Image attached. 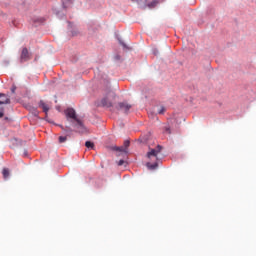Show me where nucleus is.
I'll use <instances>...</instances> for the list:
<instances>
[{
  "mask_svg": "<svg viewBox=\"0 0 256 256\" xmlns=\"http://www.w3.org/2000/svg\"><path fill=\"white\" fill-rule=\"evenodd\" d=\"M65 115L68 119H73L76 122V127L80 133H83L85 131V126H83V122L77 118V113L75 112V109L68 108L65 111Z\"/></svg>",
  "mask_w": 256,
  "mask_h": 256,
  "instance_id": "1",
  "label": "nucleus"
},
{
  "mask_svg": "<svg viewBox=\"0 0 256 256\" xmlns=\"http://www.w3.org/2000/svg\"><path fill=\"white\" fill-rule=\"evenodd\" d=\"M115 97H116L115 92L109 91L106 97H104L101 100V105L103 107H113V101H115Z\"/></svg>",
  "mask_w": 256,
  "mask_h": 256,
  "instance_id": "2",
  "label": "nucleus"
},
{
  "mask_svg": "<svg viewBox=\"0 0 256 256\" xmlns=\"http://www.w3.org/2000/svg\"><path fill=\"white\" fill-rule=\"evenodd\" d=\"M161 151H163V146L161 145H157L156 148L150 149L147 153L148 159H150V161H153V159L159 161V153H161Z\"/></svg>",
  "mask_w": 256,
  "mask_h": 256,
  "instance_id": "3",
  "label": "nucleus"
},
{
  "mask_svg": "<svg viewBox=\"0 0 256 256\" xmlns=\"http://www.w3.org/2000/svg\"><path fill=\"white\" fill-rule=\"evenodd\" d=\"M31 59V56L29 55V50L27 48H23L20 56L21 63L25 61H29Z\"/></svg>",
  "mask_w": 256,
  "mask_h": 256,
  "instance_id": "4",
  "label": "nucleus"
},
{
  "mask_svg": "<svg viewBox=\"0 0 256 256\" xmlns=\"http://www.w3.org/2000/svg\"><path fill=\"white\" fill-rule=\"evenodd\" d=\"M131 104L127 103V102H120L118 103V109L120 111H124V113H129V109H131Z\"/></svg>",
  "mask_w": 256,
  "mask_h": 256,
  "instance_id": "5",
  "label": "nucleus"
},
{
  "mask_svg": "<svg viewBox=\"0 0 256 256\" xmlns=\"http://www.w3.org/2000/svg\"><path fill=\"white\" fill-rule=\"evenodd\" d=\"M11 99L6 94L0 93V105H9Z\"/></svg>",
  "mask_w": 256,
  "mask_h": 256,
  "instance_id": "6",
  "label": "nucleus"
},
{
  "mask_svg": "<svg viewBox=\"0 0 256 256\" xmlns=\"http://www.w3.org/2000/svg\"><path fill=\"white\" fill-rule=\"evenodd\" d=\"M38 105L40 109L44 111L45 115L49 113V109H50L49 105H47V103H45L43 100H41Z\"/></svg>",
  "mask_w": 256,
  "mask_h": 256,
  "instance_id": "7",
  "label": "nucleus"
},
{
  "mask_svg": "<svg viewBox=\"0 0 256 256\" xmlns=\"http://www.w3.org/2000/svg\"><path fill=\"white\" fill-rule=\"evenodd\" d=\"M146 6L149 7V9H153L159 5V0H152L151 2L149 0H145Z\"/></svg>",
  "mask_w": 256,
  "mask_h": 256,
  "instance_id": "8",
  "label": "nucleus"
},
{
  "mask_svg": "<svg viewBox=\"0 0 256 256\" xmlns=\"http://www.w3.org/2000/svg\"><path fill=\"white\" fill-rule=\"evenodd\" d=\"M146 166L148 167V169H151V170L157 169V167H159V162H155L154 164L148 162V163L146 164Z\"/></svg>",
  "mask_w": 256,
  "mask_h": 256,
  "instance_id": "9",
  "label": "nucleus"
},
{
  "mask_svg": "<svg viewBox=\"0 0 256 256\" xmlns=\"http://www.w3.org/2000/svg\"><path fill=\"white\" fill-rule=\"evenodd\" d=\"M85 147H87V149H95V144L91 141H86Z\"/></svg>",
  "mask_w": 256,
  "mask_h": 256,
  "instance_id": "10",
  "label": "nucleus"
},
{
  "mask_svg": "<svg viewBox=\"0 0 256 256\" xmlns=\"http://www.w3.org/2000/svg\"><path fill=\"white\" fill-rule=\"evenodd\" d=\"M2 175H3L4 179H7L9 177V170L7 168H4L2 170Z\"/></svg>",
  "mask_w": 256,
  "mask_h": 256,
  "instance_id": "11",
  "label": "nucleus"
},
{
  "mask_svg": "<svg viewBox=\"0 0 256 256\" xmlns=\"http://www.w3.org/2000/svg\"><path fill=\"white\" fill-rule=\"evenodd\" d=\"M116 151H120L121 153H127V149L125 148V146L117 147Z\"/></svg>",
  "mask_w": 256,
  "mask_h": 256,
  "instance_id": "12",
  "label": "nucleus"
},
{
  "mask_svg": "<svg viewBox=\"0 0 256 256\" xmlns=\"http://www.w3.org/2000/svg\"><path fill=\"white\" fill-rule=\"evenodd\" d=\"M130 144H131V142L129 140L124 141L123 147H124V149H126V151Z\"/></svg>",
  "mask_w": 256,
  "mask_h": 256,
  "instance_id": "13",
  "label": "nucleus"
},
{
  "mask_svg": "<svg viewBox=\"0 0 256 256\" xmlns=\"http://www.w3.org/2000/svg\"><path fill=\"white\" fill-rule=\"evenodd\" d=\"M164 130H165V133H167L168 135H171V127L165 126Z\"/></svg>",
  "mask_w": 256,
  "mask_h": 256,
  "instance_id": "14",
  "label": "nucleus"
},
{
  "mask_svg": "<svg viewBox=\"0 0 256 256\" xmlns=\"http://www.w3.org/2000/svg\"><path fill=\"white\" fill-rule=\"evenodd\" d=\"M65 141H67V137L66 136H60L59 137V143H65Z\"/></svg>",
  "mask_w": 256,
  "mask_h": 256,
  "instance_id": "15",
  "label": "nucleus"
},
{
  "mask_svg": "<svg viewBox=\"0 0 256 256\" xmlns=\"http://www.w3.org/2000/svg\"><path fill=\"white\" fill-rule=\"evenodd\" d=\"M119 43H120V45H122V47H124V49H129L127 44H125V42H123L122 40H119Z\"/></svg>",
  "mask_w": 256,
  "mask_h": 256,
  "instance_id": "16",
  "label": "nucleus"
},
{
  "mask_svg": "<svg viewBox=\"0 0 256 256\" xmlns=\"http://www.w3.org/2000/svg\"><path fill=\"white\" fill-rule=\"evenodd\" d=\"M159 115H163L165 113V107H161V109L158 111Z\"/></svg>",
  "mask_w": 256,
  "mask_h": 256,
  "instance_id": "17",
  "label": "nucleus"
},
{
  "mask_svg": "<svg viewBox=\"0 0 256 256\" xmlns=\"http://www.w3.org/2000/svg\"><path fill=\"white\" fill-rule=\"evenodd\" d=\"M34 117H39V111L37 109L34 110L33 112Z\"/></svg>",
  "mask_w": 256,
  "mask_h": 256,
  "instance_id": "18",
  "label": "nucleus"
},
{
  "mask_svg": "<svg viewBox=\"0 0 256 256\" xmlns=\"http://www.w3.org/2000/svg\"><path fill=\"white\" fill-rule=\"evenodd\" d=\"M124 163H125V160H119L118 162L119 167H121V165H124Z\"/></svg>",
  "mask_w": 256,
  "mask_h": 256,
  "instance_id": "19",
  "label": "nucleus"
},
{
  "mask_svg": "<svg viewBox=\"0 0 256 256\" xmlns=\"http://www.w3.org/2000/svg\"><path fill=\"white\" fill-rule=\"evenodd\" d=\"M11 91H12V93H15V91H17V87L16 86H12Z\"/></svg>",
  "mask_w": 256,
  "mask_h": 256,
  "instance_id": "20",
  "label": "nucleus"
},
{
  "mask_svg": "<svg viewBox=\"0 0 256 256\" xmlns=\"http://www.w3.org/2000/svg\"><path fill=\"white\" fill-rule=\"evenodd\" d=\"M4 113L0 112V119L3 117Z\"/></svg>",
  "mask_w": 256,
  "mask_h": 256,
  "instance_id": "21",
  "label": "nucleus"
},
{
  "mask_svg": "<svg viewBox=\"0 0 256 256\" xmlns=\"http://www.w3.org/2000/svg\"><path fill=\"white\" fill-rule=\"evenodd\" d=\"M116 59H121V57L120 56H116Z\"/></svg>",
  "mask_w": 256,
  "mask_h": 256,
  "instance_id": "22",
  "label": "nucleus"
},
{
  "mask_svg": "<svg viewBox=\"0 0 256 256\" xmlns=\"http://www.w3.org/2000/svg\"><path fill=\"white\" fill-rule=\"evenodd\" d=\"M132 1H139V0H132Z\"/></svg>",
  "mask_w": 256,
  "mask_h": 256,
  "instance_id": "23",
  "label": "nucleus"
}]
</instances>
